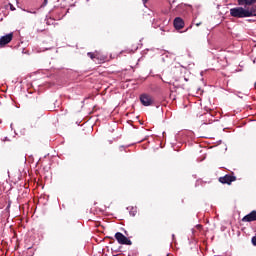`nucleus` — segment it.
Wrapping results in <instances>:
<instances>
[{
    "label": "nucleus",
    "instance_id": "obj_5",
    "mask_svg": "<svg viewBox=\"0 0 256 256\" xmlns=\"http://www.w3.org/2000/svg\"><path fill=\"white\" fill-rule=\"evenodd\" d=\"M219 181L223 184V185H231L234 181H237V177L233 176L231 174H226L223 177L219 178Z\"/></svg>",
    "mask_w": 256,
    "mask_h": 256
},
{
    "label": "nucleus",
    "instance_id": "obj_4",
    "mask_svg": "<svg viewBox=\"0 0 256 256\" xmlns=\"http://www.w3.org/2000/svg\"><path fill=\"white\" fill-rule=\"evenodd\" d=\"M154 99L153 96L149 95V94H141L140 95V103H142V105H144V107H150V105H152L154 103Z\"/></svg>",
    "mask_w": 256,
    "mask_h": 256
},
{
    "label": "nucleus",
    "instance_id": "obj_9",
    "mask_svg": "<svg viewBox=\"0 0 256 256\" xmlns=\"http://www.w3.org/2000/svg\"><path fill=\"white\" fill-rule=\"evenodd\" d=\"M96 61L98 63H105L107 61V56L101 54L100 52H96Z\"/></svg>",
    "mask_w": 256,
    "mask_h": 256
},
{
    "label": "nucleus",
    "instance_id": "obj_18",
    "mask_svg": "<svg viewBox=\"0 0 256 256\" xmlns=\"http://www.w3.org/2000/svg\"><path fill=\"white\" fill-rule=\"evenodd\" d=\"M167 256H169V255H167Z\"/></svg>",
    "mask_w": 256,
    "mask_h": 256
},
{
    "label": "nucleus",
    "instance_id": "obj_6",
    "mask_svg": "<svg viewBox=\"0 0 256 256\" xmlns=\"http://www.w3.org/2000/svg\"><path fill=\"white\" fill-rule=\"evenodd\" d=\"M173 25L177 31H181V29L185 27V21L181 17H176L173 21Z\"/></svg>",
    "mask_w": 256,
    "mask_h": 256
},
{
    "label": "nucleus",
    "instance_id": "obj_14",
    "mask_svg": "<svg viewBox=\"0 0 256 256\" xmlns=\"http://www.w3.org/2000/svg\"><path fill=\"white\" fill-rule=\"evenodd\" d=\"M143 1V4L146 5V3L149 1V0H142Z\"/></svg>",
    "mask_w": 256,
    "mask_h": 256
},
{
    "label": "nucleus",
    "instance_id": "obj_2",
    "mask_svg": "<svg viewBox=\"0 0 256 256\" xmlns=\"http://www.w3.org/2000/svg\"><path fill=\"white\" fill-rule=\"evenodd\" d=\"M237 3L240 7H244L248 11H253V16H256V0H237Z\"/></svg>",
    "mask_w": 256,
    "mask_h": 256
},
{
    "label": "nucleus",
    "instance_id": "obj_1",
    "mask_svg": "<svg viewBox=\"0 0 256 256\" xmlns=\"http://www.w3.org/2000/svg\"><path fill=\"white\" fill-rule=\"evenodd\" d=\"M230 15H231V17H234L235 19H245L247 17H254L253 10H247L246 8H243L241 6L231 8Z\"/></svg>",
    "mask_w": 256,
    "mask_h": 256
},
{
    "label": "nucleus",
    "instance_id": "obj_15",
    "mask_svg": "<svg viewBox=\"0 0 256 256\" xmlns=\"http://www.w3.org/2000/svg\"><path fill=\"white\" fill-rule=\"evenodd\" d=\"M1 141H7V138L3 139V138H0V142Z\"/></svg>",
    "mask_w": 256,
    "mask_h": 256
},
{
    "label": "nucleus",
    "instance_id": "obj_7",
    "mask_svg": "<svg viewBox=\"0 0 256 256\" xmlns=\"http://www.w3.org/2000/svg\"><path fill=\"white\" fill-rule=\"evenodd\" d=\"M253 221H256V210L251 211L242 218L243 223H252Z\"/></svg>",
    "mask_w": 256,
    "mask_h": 256
},
{
    "label": "nucleus",
    "instance_id": "obj_12",
    "mask_svg": "<svg viewBox=\"0 0 256 256\" xmlns=\"http://www.w3.org/2000/svg\"><path fill=\"white\" fill-rule=\"evenodd\" d=\"M251 241H252V245L256 247V236L252 237Z\"/></svg>",
    "mask_w": 256,
    "mask_h": 256
},
{
    "label": "nucleus",
    "instance_id": "obj_17",
    "mask_svg": "<svg viewBox=\"0 0 256 256\" xmlns=\"http://www.w3.org/2000/svg\"><path fill=\"white\" fill-rule=\"evenodd\" d=\"M44 5H47V0H44Z\"/></svg>",
    "mask_w": 256,
    "mask_h": 256
},
{
    "label": "nucleus",
    "instance_id": "obj_16",
    "mask_svg": "<svg viewBox=\"0 0 256 256\" xmlns=\"http://www.w3.org/2000/svg\"><path fill=\"white\" fill-rule=\"evenodd\" d=\"M201 25V22L196 23V27H199Z\"/></svg>",
    "mask_w": 256,
    "mask_h": 256
},
{
    "label": "nucleus",
    "instance_id": "obj_13",
    "mask_svg": "<svg viewBox=\"0 0 256 256\" xmlns=\"http://www.w3.org/2000/svg\"><path fill=\"white\" fill-rule=\"evenodd\" d=\"M10 7V11H15V6H13V4H9Z\"/></svg>",
    "mask_w": 256,
    "mask_h": 256
},
{
    "label": "nucleus",
    "instance_id": "obj_8",
    "mask_svg": "<svg viewBox=\"0 0 256 256\" xmlns=\"http://www.w3.org/2000/svg\"><path fill=\"white\" fill-rule=\"evenodd\" d=\"M11 41H13V33L2 36L0 38V45L3 47V45H8V43H11Z\"/></svg>",
    "mask_w": 256,
    "mask_h": 256
},
{
    "label": "nucleus",
    "instance_id": "obj_11",
    "mask_svg": "<svg viewBox=\"0 0 256 256\" xmlns=\"http://www.w3.org/2000/svg\"><path fill=\"white\" fill-rule=\"evenodd\" d=\"M129 214L132 216V217H135V215H137V207H131L129 209Z\"/></svg>",
    "mask_w": 256,
    "mask_h": 256
},
{
    "label": "nucleus",
    "instance_id": "obj_10",
    "mask_svg": "<svg viewBox=\"0 0 256 256\" xmlns=\"http://www.w3.org/2000/svg\"><path fill=\"white\" fill-rule=\"evenodd\" d=\"M87 55L90 57V59H92V61H95L96 57H97V51H95V52H88Z\"/></svg>",
    "mask_w": 256,
    "mask_h": 256
},
{
    "label": "nucleus",
    "instance_id": "obj_3",
    "mask_svg": "<svg viewBox=\"0 0 256 256\" xmlns=\"http://www.w3.org/2000/svg\"><path fill=\"white\" fill-rule=\"evenodd\" d=\"M115 239L118 241V243H120V245H133V242H131V240L121 232H117L115 234Z\"/></svg>",
    "mask_w": 256,
    "mask_h": 256
}]
</instances>
